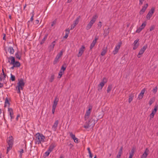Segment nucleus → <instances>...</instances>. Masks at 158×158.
<instances>
[{"instance_id":"obj_5","label":"nucleus","mask_w":158,"mask_h":158,"mask_svg":"<svg viewBox=\"0 0 158 158\" xmlns=\"http://www.w3.org/2000/svg\"><path fill=\"white\" fill-rule=\"evenodd\" d=\"M107 79L106 77H104L102 81L98 85V90H101L105 84L107 82Z\"/></svg>"},{"instance_id":"obj_44","label":"nucleus","mask_w":158,"mask_h":158,"mask_svg":"<svg viewBox=\"0 0 158 158\" xmlns=\"http://www.w3.org/2000/svg\"><path fill=\"white\" fill-rule=\"evenodd\" d=\"M11 57H14L13 56H10L9 57H7V59L8 62L10 63L12 61V58H11Z\"/></svg>"},{"instance_id":"obj_63","label":"nucleus","mask_w":158,"mask_h":158,"mask_svg":"<svg viewBox=\"0 0 158 158\" xmlns=\"http://www.w3.org/2000/svg\"><path fill=\"white\" fill-rule=\"evenodd\" d=\"M69 146L70 148H71L73 146V145L72 144L70 143L69 145Z\"/></svg>"},{"instance_id":"obj_41","label":"nucleus","mask_w":158,"mask_h":158,"mask_svg":"<svg viewBox=\"0 0 158 158\" xmlns=\"http://www.w3.org/2000/svg\"><path fill=\"white\" fill-rule=\"evenodd\" d=\"M146 25V23L145 22H144L141 25L140 27L141 28L142 30L145 27Z\"/></svg>"},{"instance_id":"obj_38","label":"nucleus","mask_w":158,"mask_h":158,"mask_svg":"<svg viewBox=\"0 0 158 158\" xmlns=\"http://www.w3.org/2000/svg\"><path fill=\"white\" fill-rule=\"evenodd\" d=\"M69 134L70 136L74 140L76 138L75 135H73L72 132H69Z\"/></svg>"},{"instance_id":"obj_1","label":"nucleus","mask_w":158,"mask_h":158,"mask_svg":"<svg viewBox=\"0 0 158 158\" xmlns=\"http://www.w3.org/2000/svg\"><path fill=\"white\" fill-rule=\"evenodd\" d=\"M35 137L36 144H39L45 142V137L42 134L38 132L35 134Z\"/></svg>"},{"instance_id":"obj_57","label":"nucleus","mask_w":158,"mask_h":158,"mask_svg":"<svg viewBox=\"0 0 158 158\" xmlns=\"http://www.w3.org/2000/svg\"><path fill=\"white\" fill-rule=\"evenodd\" d=\"M69 34L68 33H66L65 34V36L64 37V38L66 39L68 36V35Z\"/></svg>"},{"instance_id":"obj_18","label":"nucleus","mask_w":158,"mask_h":158,"mask_svg":"<svg viewBox=\"0 0 158 158\" xmlns=\"http://www.w3.org/2000/svg\"><path fill=\"white\" fill-rule=\"evenodd\" d=\"M139 39H137L136 40H135L134 43V46L133 48V50L136 49L139 46V44L138 42L139 41Z\"/></svg>"},{"instance_id":"obj_9","label":"nucleus","mask_w":158,"mask_h":158,"mask_svg":"<svg viewBox=\"0 0 158 158\" xmlns=\"http://www.w3.org/2000/svg\"><path fill=\"white\" fill-rule=\"evenodd\" d=\"M155 11V8L154 7H152L150 10L148 12L147 14L146 17L147 19L148 20L150 19L152 15L154 13Z\"/></svg>"},{"instance_id":"obj_2","label":"nucleus","mask_w":158,"mask_h":158,"mask_svg":"<svg viewBox=\"0 0 158 158\" xmlns=\"http://www.w3.org/2000/svg\"><path fill=\"white\" fill-rule=\"evenodd\" d=\"M25 85V83L23 81V79H21L17 83V85L16 87V90L18 94L21 93L20 90H23V87Z\"/></svg>"},{"instance_id":"obj_15","label":"nucleus","mask_w":158,"mask_h":158,"mask_svg":"<svg viewBox=\"0 0 158 158\" xmlns=\"http://www.w3.org/2000/svg\"><path fill=\"white\" fill-rule=\"evenodd\" d=\"M59 122L58 120H56L55 121V122H54V123L52 127V129L53 131H56V130L57 129V128L58 125L59 123Z\"/></svg>"},{"instance_id":"obj_6","label":"nucleus","mask_w":158,"mask_h":158,"mask_svg":"<svg viewBox=\"0 0 158 158\" xmlns=\"http://www.w3.org/2000/svg\"><path fill=\"white\" fill-rule=\"evenodd\" d=\"M63 55V52L62 51H61L60 53H58L56 57L55 60L53 62L54 64H55L59 62L60 58Z\"/></svg>"},{"instance_id":"obj_22","label":"nucleus","mask_w":158,"mask_h":158,"mask_svg":"<svg viewBox=\"0 0 158 158\" xmlns=\"http://www.w3.org/2000/svg\"><path fill=\"white\" fill-rule=\"evenodd\" d=\"M145 91V89H143L141 91L140 93L139 94L138 98L139 99H142L143 96V94Z\"/></svg>"},{"instance_id":"obj_11","label":"nucleus","mask_w":158,"mask_h":158,"mask_svg":"<svg viewBox=\"0 0 158 158\" xmlns=\"http://www.w3.org/2000/svg\"><path fill=\"white\" fill-rule=\"evenodd\" d=\"M147 45H146L143 46V47L140 49L137 55V57L139 58L141 57V55L144 53L145 51L147 48Z\"/></svg>"},{"instance_id":"obj_45","label":"nucleus","mask_w":158,"mask_h":158,"mask_svg":"<svg viewBox=\"0 0 158 158\" xmlns=\"http://www.w3.org/2000/svg\"><path fill=\"white\" fill-rule=\"evenodd\" d=\"M48 149V150L45 152V154L46 156H48L49 155L50 153L51 152Z\"/></svg>"},{"instance_id":"obj_36","label":"nucleus","mask_w":158,"mask_h":158,"mask_svg":"<svg viewBox=\"0 0 158 158\" xmlns=\"http://www.w3.org/2000/svg\"><path fill=\"white\" fill-rule=\"evenodd\" d=\"M31 14L32 15L31 18L30 19V20L28 21V22H32L33 20V17L34 15V11H33L31 13Z\"/></svg>"},{"instance_id":"obj_37","label":"nucleus","mask_w":158,"mask_h":158,"mask_svg":"<svg viewBox=\"0 0 158 158\" xmlns=\"http://www.w3.org/2000/svg\"><path fill=\"white\" fill-rule=\"evenodd\" d=\"M123 149V147H121L120 149V150L119 151L118 154L117 155H119L120 156H121V155L122 153Z\"/></svg>"},{"instance_id":"obj_3","label":"nucleus","mask_w":158,"mask_h":158,"mask_svg":"<svg viewBox=\"0 0 158 158\" xmlns=\"http://www.w3.org/2000/svg\"><path fill=\"white\" fill-rule=\"evenodd\" d=\"M98 18V16L97 15H95L93 16L92 19L90 21L86 27V29L87 30H88L90 29Z\"/></svg>"},{"instance_id":"obj_48","label":"nucleus","mask_w":158,"mask_h":158,"mask_svg":"<svg viewBox=\"0 0 158 158\" xmlns=\"http://www.w3.org/2000/svg\"><path fill=\"white\" fill-rule=\"evenodd\" d=\"M155 27V26L154 25H152L150 27V31H152L153 30H154Z\"/></svg>"},{"instance_id":"obj_64","label":"nucleus","mask_w":158,"mask_h":158,"mask_svg":"<svg viewBox=\"0 0 158 158\" xmlns=\"http://www.w3.org/2000/svg\"><path fill=\"white\" fill-rule=\"evenodd\" d=\"M3 87V84L1 83H0V88H2V87Z\"/></svg>"},{"instance_id":"obj_28","label":"nucleus","mask_w":158,"mask_h":158,"mask_svg":"<svg viewBox=\"0 0 158 158\" xmlns=\"http://www.w3.org/2000/svg\"><path fill=\"white\" fill-rule=\"evenodd\" d=\"M48 37V34H46L45 35V36L44 37V38H43V39L41 40V42L40 43V44H44L45 42V41L46 40V39H47Z\"/></svg>"},{"instance_id":"obj_53","label":"nucleus","mask_w":158,"mask_h":158,"mask_svg":"<svg viewBox=\"0 0 158 158\" xmlns=\"http://www.w3.org/2000/svg\"><path fill=\"white\" fill-rule=\"evenodd\" d=\"M155 113L152 112V113L150 114L151 118H153L154 117V115Z\"/></svg>"},{"instance_id":"obj_62","label":"nucleus","mask_w":158,"mask_h":158,"mask_svg":"<svg viewBox=\"0 0 158 158\" xmlns=\"http://www.w3.org/2000/svg\"><path fill=\"white\" fill-rule=\"evenodd\" d=\"M103 115L102 114H100L98 115V117L100 118H101L103 117Z\"/></svg>"},{"instance_id":"obj_43","label":"nucleus","mask_w":158,"mask_h":158,"mask_svg":"<svg viewBox=\"0 0 158 158\" xmlns=\"http://www.w3.org/2000/svg\"><path fill=\"white\" fill-rule=\"evenodd\" d=\"M10 79L12 81H14L15 80V77L14 75H13L11 73L10 74Z\"/></svg>"},{"instance_id":"obj_17","label":"nucleus","mask_w":158,"mask_h":158,"mask_svg":"<svg viewBox=\"0 0 158 158\" xmlns=\"http://www.w3.org/2000/svg\"><path fill=\"white\" fill-rule=\"evenodd\" d=\"M148 4L147 3L143 7L142 9L139 12V15H142L143 13L148 7Z\"/></svg>"},{"instance_id":"obj_33","label":"nucleus","mask_w":158,"mask_h":158,"mask_svg":"<svg viewBox=\"0 0 158 158\" xmlns=\"http://www.w3.org/2000/svg\"><path fill=\"white\" fill-rule=\"evenodd\" d=\"M6 75H2V74L0 75V81H1L2 80H4L6 78Z\"/></svg>"},{"instance_id":"obj_60","label":"nucleus","mask_w":158,"mask_h":158,"mask_svg":"<svg viewBox=\"0 0 158 158\" xmlns=\"http://www.w3.org/2000/svg\"><path fill=\"white\" fill-rule=\"evenodd\" d=\"M69 31H70V30L69 29H66L65 30L66 33H68V34H69V32H70Z\"/></svg>"},{"instance_id":"obj_31","label":"nucleus","mask_w":158,"mask_h":158,"mask_svg":"<svg viewBox=\"0 0 158 158\" xmlns=\"http://www.w3.org/2000/svg\"><path fill=\"white\" fill-rule=\"evenodd\" d=\"M54 79V75L53 74H52L49 79V81L50 82H52Z\"/></svg>"},{"instance_id":"obj_7","label":"nucleus","mask_w":158,"mask_h":158,"mask_svg":"<svg viewBox=\"0 0 158 158\" xmlns=\"http://www.w3.org/2000/svg\"><path fill=\"white\" fill-rule=\"evenodd\" d=\"M80 18V16H79L75 20L73 21V23L71 26L70 30H72L73 29L76 25L78 24Z\"/></svg>"},{"instance_id":"obj_35","label":"nucleus","mask_w":158,"mask_h":158,"mask_svg":"<svg viewBox=\"0 0 158 158\" xmlns=\"http://www.w3.org/2000/svg\"><path fill=\"white\" fill-rule=\"evenodd\" d=\"M87 150L88 152V153L89 154V157L90 158H92L93 157V155L91 153V152L90 148L89 147L87 148Z\"/></svg>"},{"instance_id":"obj_24","label":"nucleus","mask_w":158,"mask_h":158,"mask_svg":"<svg viewBox=\"0 0 158 158\" xmlns=\"http://www.w3.org/2000/svg\"><path fill=\"white\" fill-rule=\"evenodd\" d=\"M56 40L53 41L51 44L49 46L48 49L50 51L52 50L54 48V47L55 45V43H56Z\"/></svg>"},{"instance_id":"obj_46","label":"nucleus","mask_w":158,"mask_h":158,"mask_svg":"<svg viewBox=\"0 0 158 158\" xmlns=\"http://www.w3.org/2000/svg\"><path fill=\"white\" fill-rule=\"evenodd\" d=\"M142 29L140 28V27H139L136 30V32L137 33H139L142 30Z\"/></svg>"},{"instance_id":"obj_16","label":"nucleus","mask_w":158,"mask_h":158,"mask_svg":"<svg viewBox=\"0 0 158 158\" xmlns=\"http://www.w3.org/2000/svg\"><path fill=\"white\" fill-rule=\"evenodd\" d=\"M8 111L9 112V115L10 117L11 121H12V119L14 118L13 116V109L11 108H8Z\"/></svg>"},{"instance_id":"obj_8","label":"nucleus","mask_w":158,"mask_h":158,"mask_svg":"<svg viewBox=\"0 0 158 158\" xmlns=\"http://www.w3.org/2000/svg\"><path fill=\"white\" fill-rule=\"evenodd\" d=\"M12 58V61L10 63V64L14 65V67H19L20 66V64L19 61L15 62L14 57H11Z\"/></svg>"},{"instance_id":"obj_26","label":"nucleus","mask_w":158,"mask_h":158,"mask_svg":"<svg viewBox=\"0 0 158 158\" xmlns=\"http://www.w3.org/2000/svg\"><path fill=\"white\" fill-rule=\"evenodd\" d=\"M107 51V47L104 48L102 49V51L101 52V55L103 56L105 55Z\"/></svg>"},{"instance_id":"obj_49","label":"nucleus","mask_w":158,"mask_h":158,"mask_svg":"<svg viewBox=\"0 0 158 158\" xmlns=\"http://www.w3.org/2000/svg\"><path fill=\"white\" fill-rule=\"evenodd\" d=\"M12 148V147H9V146L7 147V152H6L7 154L8 152H9V151L10 150H11V149Z\"/></svg>"},{"instance_id":"obj_12","label":"nucleus","mask_w":158,"mask_h":158,"mask_svg":"<svg viewBox=\"0 0 158 158\" xmlns=\"http://www.w3.org/2000/svg\"><path fill=\"white\" fill-rule=\"evenodd\" d=\"M13 138L12 136H10V137L7 139V143L8 146L12 147L13 145Z\"/></svg>"},{"instance_id":"obj_52","label":"nucleus","mask_w":158,"mask_h":158,"mask_svg":"<svg viewBox=\"0 0 158 158\" xmlns=\"http://www.w3.org/2000/svg\"><path fill=\"white\" fill-rule=\"evenodd\" d=\"M133 151H131V153H130V156L129 158H132L133 156Z\"/></svg>"},{"instance_id":"obj_42","label":"nucleus","mask_w":158,"mask_h":158,"mask_svg":"<svg viewBox=\"0 0 158 158\" xmlns=\"http://www.w3.org/2000/svg\"><path fill=\"white\" fill-rule=\"evenodd\" d=\"M64 73L60 71L58 74V78H60L62 77V75Z\"/></svg>"},{"instance_id":"obj_13","label":"nucleus","mask_w":158,"mask_h":158,"mask_svg":"<svg viewBox=\"0 0 158 158\" xmlns=\"http://www.w3.org/2000/svg\"><path fill=\"white\" fill-rule=\"evenodd\" d=\"M85 47L84 45H82L79 49V52L77 55L78 57H80L81 56L83 52L85 51Z\"/></svg>"},{"instance_id":"obj_25","label":"nucleus","mask_w":158,"mask_h":158,"mask_svg":"<svg viewBox=\"0 0 158 158\" xmlns=\"http://www.w3.org/2000/svg\"><path fill=\"white\" fill-rule=\"evenodd\" d=\"M10 103L7 98H6L5 101L4 107H9Z\"/></svg>"},{"instance_id":"obj_20","label":"nucleus","mask_w":158,"mask_h":158,"mask_svg":"<svg viewBox=\"0 0 158 158\" xmlns=\"http://www.w3.org/2000/svg\"><path fill=\"white\" fill-rule=\"evenodd\" d=\"M149 150L146 148L143 153L141 156V158H146L148 154Z\"/></svg>"},{"instance_id":"obj_56","label":"nucleus","mask_w":158,"mask_h":158,"mask_svg":"<svg viewBox=\"0 0 158 158\" xmlns=\"http://www.w3.org/2000/svg\"><path fill=\"white\" fill-rule=\"evenodd\" d=\"M39 23V21L38 20H36L34 22V24L35 25H37Z\"/></svg>"},{"instance_id":"obj_58","label":"nucleus","mask_w":158,"mask_h":158,"mask_svg":"<svg viewBox=\"0 0 158 158\" xmlns=\"http://www.w3.org/2000/svg\"><path fill=\"white\" fill-rule=\"evenodd\" d=\"M74 141L75 142V143H78L79 141H78V139H77V138H75L74 139Z\"/></svg>"},{"instance_id":"obj_34","label":"nucleus","mask_w":158,"mask_h":158,"mask_svg":"<svg viewBox=\"0 0 158 158\" xmlns=\"http://www.w3.org/2000/svg\"><path fill=\"white\" fill-rule=\"evenodd\" d=\"M112 89V85H109L107 88V92L109 93Z\"/></svg>"},{"instance_id":"obj_47","label":"nucleus","mask_w":158,"mask_h":158,"mask_svg":"<svg viewBox=\"0 0 158 158\" xmlns=\"http://www.w3.org/2000/svg\"><path fill=\"white\" fill-rule=\"evenodd\" d=\"M157 87H156L152 90V91H153V92L155 94L156 93L157 91Z\"/></svg>"},{"instance_id":"obj_14","label":"nucleus","mask_w":158,"mask_h":158,"mask_svg":"<svg viewBox=\"0 0 158 158\" xmlns=\"http://www.w3.org/2000/svg\"><path fill=\"white\" fill-rule=\"evenodd\" d=\"M91 109L92 108H89L88 110L86 111L84 117L85 120H86L89 118L91 113Z\"/></svg>"},{"instance_id":"obj_27","label":"nucleus","mask_w":158,"mask_h":158,"mask_svg":"<svg viewBox=\"0 0 158 158\" xmlns=\"http://www.w3.org/2000/svg\"><path fill=\"white\" fill-rule=\"evenodd\" d=\"M66 64H64L62 66L60 71L64 73V71L65 70V69H66Z\"/></svg>"},{"instance_id":"obj_55","label":"nucleus","mask_w":158,"mask_h":158,"mask_svg":"<svg viewBox=\"0 0 158 158\" xmlns=\"http://www.w3.org/2000/svg\"><path fill=\"white\" fill-rule=\"evenodd\" d=\"M23 152H24V151H23V149H20V150L19 151V152L20 153V156L21 157L22 156V154Z\"/></svg>"},{"instance_id":"obj_4","label":"nucleus","mask_w":158,"mask_h":158,"mask_svg":"<svg viewBox=\"0 0 158 158\" xmlns=\"http://www.w3.org/2000/svg\"><path fill=\"white\" fill-rule=\"evenodd\" d=\"M93 121V119H90L88 121L85 122V124L84 126V127L85 129H87L90 127H93L95 125L94 121L92 123Z\"/></svg>"},{"instance_id":"obj_39","label":"nucleus","mask_w":158,"mask_h":158,"mask_svg":"<svg viewBox=\"0 0 158 158\" xmlns=\"http://www.w3.org/2000/svg\"><path fill=\"white\" fill-rule=\"evenodd\" d=\"M155 99L154 98H152L150 99L149 102V104L150 106L151 105L153 102H154Z\"/></svg>"},{"instance_id":"obj_19","label":"nucleus","mask_w":158,"mask_h":158,"mask_svg":"<svg viewBox=\"0 0 158 158\" xmlns=\"http://www.w3.org/2000/svg\"><path fill=\"white\" fill-rule=\"evenodd\" d=\"M58 101L59 99L58 98L57 96L56 97L53 101V103L52 105V107L56 108Z\"/></svg>"},{"instance_id":"obj_30","label":"nucleus","mask_w":158,"mask_h":158,"mask_svg":"<svg viewBox=\"0 0 158 158\" xmlns=\"http://www.w3.org/2000/svg\"><path fill=\"white\" fill-rule=\"evenodd\" d=\"M15 55L17 58H18L19 60L21 59V54L20 52H17L16 53Z\"/></svg>"},{"instance_id":"obj_21","label":"nucleus","mask_w":158,"mask_h":158,"mask_svg":"<svg viewBox=\"0 0 158 158\" xmlns=\"http://www.w3.org/2000/svg\"><path fill=\"white\" fill-rule=\"evenodd\" d=\"M56 145L55 143H52L49 146L48 149L49 150V151L52 152L54 148L56 146Z\"/></svg>"},{"instance_id":"obj_23","label":"nucleus","mask_w":158,"mask_h":158,"mask_svg":"<svg viewBox=\"0 0 158 158\" xmlns=\"http://www.w3.org/2000/svg\"><path fill=\"white\" fill-rule=\"evenodd\" d=\"M98 40V38H96L90 44V48L91 49L94 47L96 44L97 40Z\"/></svg>"},{"instance_id":"obj_50","label":"nucleus","mask_w":158,"mask_h":158,"mask_svg":"<svg viewBox=\"0 0 158 158\" xmlns=\"http://www.w3.org/2000/svg\"><path fill=\"white\" fill-rule=\"evenodd\" d=\"M12 148V147H9V146L7 147V152H6L7 154L8 152H9V151L10 150H11V149Z\"/></svg>"},{"instance_id":"obj_51","label":"nucleus","mask_w":158,"mask_h":158,"mask_svg":"<svg viewBox=\"0 0 158 158\" xmlns=\"http://www.w3.org/2000/svg\"><path fill=\"white\" fill-rule=\"evenodd\" d=\"M102 22L101 21H99L98 23V27H99V28H100L102 26Z\"/></svg>"},{"instance_id":"obj_61","label":"nucleus","mask_w":158,"mask_h":158,"mask_svg":"<svg viewBox=\"0 0 158 158\" xmlns=\"http://www.w3.org/2000/svg\"><path fill=\"white\" fill-rule=\"evenodd\" d=\"M143 1L142 0H139V4L140 5H142L143 3Z\"/></svg>"},{"instance_id":"obj_54","label":"nucleus","mask_w":158,"mask_h":158,"mask_svg":"<svg viewBox=\"0 0 158 158\" xmlns=\"http://www.w3.org/2000/svg\"><path fill=\"white\" fill-rule=\"evenodd\" d=\"M157 110V108L156 106H155V108H154V110L152 111V112H153L154 113H156V111Z\"/></svg>"},{"instance_id":"obj_32","label":"nucleus","mask_w":158,"mask_h":158,"mask_svg":"<svg viewBox=\"0 0 158 158\" xmlns=\"http://www.w3.org/2000/svg\"><path fill=\"white\" fill-rule=\"evenodd\" d=\"M109 28H108L107 29H105L104 31V34H105V36H107L108 35L109 33Z\"/></svg>"},{"instance_id":"obj_29","label":"nucleus","mask_w":158,"mask_h":158,"mask_svg":"<svg viewBox=\"0 0 158 158\" xmlns=\"http://www.w3.org/2000/svg\"><path fill=\"white\" fill-rule=\"evenodd\" d=\"M8 51L11 54H13L14 53V50L12 47H10L8 48Z\"/></svg>"},{"instance_id":"obj_10","label":"nucleus","mask_w":158,"mask_h":158,"mask_svg":"<svg viewBox=\"0 0 158 158\" xmlns=\"http://www.w3.org/2000/svg\"><path fill=\"white\" fill-rule=\"evenodd\" d=\"M122 44L121 42H120L116 46L114 50L112 52V53L114 55H115L118 52Z\"/></svg>"},{"instance_id":"obj_59","label":"nucleus","mask_w":158,"mask_h":158,"mask_svg":"<svg viewBox=\"0 0 158 158\" xmlns=\"http://www.w3.org/2000/svg\"><path fill=\"white\" fill-rule=\"evenodd\" d=\"M56 108L52 107V111L53 114H54V113Z\"/></svg>"},{"instance_id":"obj_40","label":"nucleus","mask_w":158,"mask_h":158,"mask_svg":"<svg viewBox=\"0 0 158 158\" xmlns=\"http://www.w3.org/2000/svg\"><path fill=\"white\" fill-rule=\"evenodd\" d=\"M134 96H129V98L128 102L129 103H130L131 101L132 100Z\"/></svg>"}]
</instances>
